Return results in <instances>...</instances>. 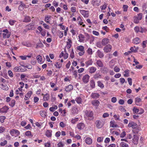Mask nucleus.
I'll list each match as a JSON object with an SVG mask.
<instances>
[{
    "label": "nucleus",
    "mask_w": 147,
    "mask_h": 147,
    "mask_svg": "<svg viewBox=\"0 0 147 147\" xmlns=\"http://www.w3.org/2000/svg\"><path fill=\"white\" fill-rule=\"evenodd\" d=\"M84 116L86 120H90L93 118V113L91 111H86Z\"/></svg>",
    "instance_id": "1"
},
{
    "label": "nucleus",
    "mask_w": 147,
    "mask_h": 147,
    "mask_svg": "<svg viewBox=\"0 0 147 147\" xmlns=\"http://www.w3.org/2000/svg\"><path fill=\"white\" fill-rule=\"evenodd\" d=\"M142 13H139L138 14L137 16H134L133 18L134 23L136 24L138 23L139 20L142 19Z\"/></svg>",
    "instance_id": "2"
},
{
    "label": "nucleus",
    "mask_w": 147,
    "mask_h": 147,
    "mask_svg": "<svg viewBox=\"0 0 147 147\" xmlns=\"http://www.w3.org/2000/svg\"><path fill=\"white\" fill-rule=\"evenodd\" d=\"M3 32H4L3 34V37L4 38H8L10 37L11 33L7 29L3 30Z\"/></svg>",
    "instance_id": "3"
},
{
    "label": "nucleus",
    "mask_w": 147,
    "mask_h": 147,
    "mask_svg": "<svg viewBox=\"0 0 147 147\" xmlns=\"http://www.w3.org/2000/svg\"><path fill=\"white\" fill-rule=\"evenodd\" d=\"M10 133L12 136H17L20 134L19 131L17 129H11L10 131Z\"/></svg>",
    "instance_id": "4"
},
{
    "label": "nucleus",
    "mask_w": 147,
    "mask_h": 147,
    "mask_svg": "<svg viewBox=\"0 0 147 147\" xmlns=\"http://www.w3.org/2000/svg\"><path fill=\"white\" fill-rule=\"evenodd\" d=\"M80 13L85 18H87L89 16V11L84 10H80Z\"/></svg>",
    "instance_id": "5"
},
{
    "label": "nucleus",
    "mask_w": 147,
    "mask_h": 147,
    "mask_svg": "<svg viewBox=\"0 0 147 147\" xmlns=\"http://www.w3.org/2000/svg\"><path fill=\"white\" fill-rule=\"evenodd\" d=\"M112 46L110 44L106 46L104 48L103 50L106 53L110 52L111 50Z\"/></svg>",
    "instance_id": "6"
},
{
    "label": "nucleus",
    "mask_w": 147,
    "mask_h": 147,
    "mask_svg": "<svg viewBox=\"0 0 147 147\" xmlns=\"http://www.w3.org/2000/svg\"><path fill=\"white\" fill-rule=\"evenodd\" d=\"M95 124L98 128H100L103 125V123L102 121L98 120L96 121Z\"/></svg>",
    "instance_id": "7"
},
{
    "label": "nucleus",
    "mask_w": 147,
    "mask_h": 147,
    "mask_svg": "<svg viewBox=\"0 0 147 147\" xmlns=\"http://www.w3.org/2000/svg\"><path fill=\"white\" fill-rule=\"evenodd\" d=\"M127 126L130 128L131 127L133 129H136L137 126V125L136 123L133 121H130L129 122Z\"/></svg>",
    "instance_id": "8"
},
{
    "label": "nucleus",
    "mask_w": 147,
    "mask_h": 147,
    "mask_svg": "<svg viewBox=\"0 0 147 147\" xmlns=\"http://www.w3.org/2000/svg\"><path fill=\"white\" fill-rule=\"evenodd\" d=\"M135 104L137 106H140L142 105L141 99L138 97L135 98Z\"/></svg>",
    "instance_id": "9"
},
{
    "label": "nucleus",
    "mask_w": 147,
    "mask_h": 147,
    "mask_svg": "<svg viewBox=\"0 0 147 147\" xmlns=\"http://www.w3.org/2000/svg\"><path fill=\"white\" fill-rule=\"evenodd\" d=\"M90 76L88 74L84 76L82 78V81L84 83H87L89 81Z\"/></svg>",
    "instance_id": "10"
},
{
    "label": "nucleus",
    "mask_w": 147,
    "mask_h": 147,
    "mask_svg": "<svg viewBox=\"0 0 147 147\" xmlns=\"http://www.w3.org/2000/svg\"><path fill=\"white\" fill-rule=\"evenodd\" d=\"M9 108L6 105L4 106L3 107L0 109V113H6L7 112Z\"/></svg>",
    "instance_id": "11"
},
{
    "label": "nucleus",
    "mask_w": 147,
    "mask_h": 147,
    "mask_svg": "<svg viewBox=\"0 0 147 147\" xmlns=\"http://www.w3.org/2000/svg\"><path fill=\"white\" fill-rule=\"evenodd\" d=\"M100 0H93L92 2V3L94 6L97 7L100 5Z\"/></svg>",
    "instance_id": "12"
},
{
    "label": "nucleus",
    "mask_w": 147,
    "mask_h": 147,
    "mask_svg": "<svg viewBox=\"0 0 147 147\" xmlns=\"http://www.w3.org/2000/svg\"><path fill=\"white\" fill-rule=\"evenodd\" d=\"M85 126V124L83 123H79L77 125V127L80 130L83 129Z\"/></svg>",
    "instance_id": "13"
},
{
    "label": "nucleus",
    "mask_w": 147,
    "mask_h": 147,
    "mask_svg": "<svg viewBox=\"0 0 147 147\" xmlns=\"http://www.w3.org/2000/svg\"><path fill=\"white\" fill-rule=\"evenodd\" d=\"M32 91H29L26 94L24 98L25 100H28L32 94Z\"/></svg>",
    "instance_id": "14"
},
{
    "label": "nucleus",
    "mask_w": 147,
    "mask_h": 147,
    "mask_svg": "<svg viewBox=\"0 0 147 147\" xmlns=\"http://www.w3.org/2000/svg\"><path fill=\"white\" fill-rule=\"evenodd\" d=\"M139 139L138 137L136 135H134V138L132 140V142L135 144H138V141Z\"/></svg>",
    "instance_id": "15"
},
{
    "label": "nucleus",
    "mask_w": 147,
    "mask_h": 147,
    "mask_svg": "<svg viewBox=\"0 0 147 147\" xmlns=\"http://www.w3.org/2000/svg\"><path fill=\"white\" fill-rule=\"evenodd\" d=\"M109 42V40L107 38H105L102 40L101 43L103 45H105L107 44Z\"/></svg>",
    "instance_id": "16"
},
{
    "label": "nucleus",
    "mask_w": 147,
    "mask_h": 147,
    "mask_svg": "<svg viewBox=\"0 0 147 147\" xmlns=\"http://www.w3.org/2000/svg\"><path fill=\"white\" fill-rule=\"evenodd\" d=\"M85 142L88 145H90L92 142V139L88 137L86 138Z\"/></svg>",
    "instance_id": "17"
},
{
    "label": "nucleus",
    "mask_w": 147,
    "mask_h": 147,
    "mask_svg": "<svg viewBox=\"0 0 147 147\" xmlns=\"http://www.w3.org/2000/svg\"><path fill=\"white\" fill-rule=\"evenodd\" d=\"M79 39V41L81 42H84L85 40V37L82 34H79L78 36Z\"/></svg>",
    "instance_id": "18"
},
{
    "label": "nucleus",
    "mask_w": 147,
    "mask_h": 147,
    "mask_svg": "<svg viewBox=\"0 0 147 147\" xmlns=\"http://www.w3.org/2000/svg\"><path fill=\"white\" fill-rule=\"evenodd\" d=\"M14 70L15 72H23L24 71L21 66L15 67L14 69Z\"/></svg>",
    "instance_id": "19"
},
{
    "label": "nucleus",
    "mask_w": 147,
    "mask_h": 147,
    "mask_svg": "<svg viewBox=\"0 0 147 147\" xmlns=\"http://www.w3.org/2000/svg\"><path fill=\"white\" fill-rule=\"evenodd\" d=\"M96 70V68L94 67H91L89 68V72L90 74L94 73Z\"/></svg>",
    "instance_id": "20"
},
{
    "label": "nucleus",
    "mask_w": 147,
    "mask_h": 147,
    "mask_svg": "<svg viewBox=\"0 0 147 147\" xmlns=\"http://www.w3.org/2000/svg\"><path fill=\"white\" fill-rule=\"evenodd\" d=\"M26 28L27 30H32L34 28V24H30L26 26Z\"/></svg>",
    "instance_id": "21"
},
{
    "label": "nucleus",
    "mask_w": 147,
    "mask_h": 147,
    "mask_svg": "<svg viewBox=\"0 0 147 147\" xmlns=\"http://www.w3.org/2000/svg\"><path fill=\"white\" fill-rule=\"evenodd\" d=\"M97 54L98 57L100 58H102L103 57L104 54L102 52L100 51V50H98L96 52Z\"/></svg>",
    "instance_id": "22"
},
{
    "label": "nucleus",
    "mask_w": 147,
    "mask_h": 147,
    "mask_svg": "<svg viewBox=\"0 0 147 147\" xmlns=\"http://www.w3.org/2000/svg\"><path fill=\"white\" fill-rule=\"evenodd\" d=\"M73 89V86L72 85L70 84L66 87L65 90L67 92L70 91Z\"/></svg>",
    "instance_id": "23"
},
{
    "label": "nucleus",
    "mask_w": 147,
    "mask_h": 147,
    "mask_svg": "<svg viewBox=\"0 0 147 147\" xmlns=\"http://www.w3.org/2000/svg\"><path fill=\"white\" fill-rule=\"evenodd\" d=\"M140 41V39L138 37L135 38L133 40V42L136 44L139 43Z\"/></svg>",
    "instance_id": "24"
},
{
    "label": "nucleus",
    "mask_w": 147,
    "mask_h": 147,
    "mask_svg": "<svg viewBox=\"0 0 147 147\" xmlns=\"http://www.w3.org/2000/svg\"><path fill=\"white\" fill-rule=\"evenodd\" d=\"M68 42H67V44L66 46V47L67 49H69L71 46V44L72 43V42L71 40L70 39H69L68 40Z\"/></svg>",
    "instance_id": "25"
},
{
    "label": "nucleus",
    "mask_w": 147,
    "mask_h": 147,
    "mask_svg": "<svg viewBox=\"0 0 147 147\" xmlns=\"http://www.w3.org/2000/svg\"><path fill=\"white\" fill-rule=\"evenodd\" d=\"M42 95H43V99L44 101H46L49 100V96L48 94L47 93L45 95H44L43 94H42Z\"/></svg>",
    "instance_id": "26"
},
{
    "label": "nucleus",
    "mask_w": 147,
    "mask_h": 147,
    "mask_svg": "<svg viewBox=\"0 0 147 147\" xmlns=\"http://www.w3.org/2000/svg\"><path fill=\"white\" fill-rule=\"evenodd\" d=\"M0 87L1 89L4 90H7L9 89L8 86L6 84L4 85L3 84H1L0 85Z\"/></svg>",
    "instance_id": "27"
},
{
    "label": "nucleus",
    "mask_w": 147,
    "mask_h": 147,
    "mask_svg": "<svg viewBox=\"0 0 147 147\" xmlns=\"http://www.w3.org/2000/svg\"><path fill=\"white\" fill-rule=\"evenodd\" d=\"M36 58L38 63L41 64L43 63V62L42 61V57L41 56L38 55L36 57Z\"/></svg>",
    "instance_id": "28"
},
{
    "label": "nucleus",
    "mask_w": 147,
    "mask_h": 147,
    "mask_svg": "<svg viewBox=\"0 0 147 147\" xmlns=\"http://www.w3.org/2000/svg\"><path fill=\"white\" fill-rule=\"evenodd\" d=\"M99 95L97 93H92L91 95V97L93 98H98L99 96Z\"/></svg>",
    "instance_id": "29"
},
{
    "label": "nucleus",
    "mask_w": 147,
    "mask_h": 147,
    "mask_svg": "<svg viewBox=\"0 0 147 147\" xmlns=\"http://www.w3.org/2000/svg\"><path fill=\"white\" fill-rule=\"evenodd\" d=\"M52 131L51 130H47L46 132L45 135L48 137H51L52 136Z\"/></svg>",
    "instance_id": "30"
},
{
    "label": "nucleus",
    "mask_w": 147,
    "mask_h": 147,
    "mask_svg": "<svg viewBox=\"0 0 147 147\" xmlns=\"http://www.w3.org/2000/svg\"><path fill=\"white\" fill-rule=\"evenodd\" d=\"M92 103L94 106H98L100 104V102L98 100H95L92 101Z\"/></svg>",
    "instance_id": "31"
},
{
    "label": "nucleus",
    "mask_w": 147,
    "mask_h": 147,
    "mask_svg": "<svg viewBox=\"0 0 147 147\" xmlns=\"http://www.w3.org/2000/svg\"><path fill=\"white\" fill-rule=\"evenodd\" d=\"M115 122L114 121H111L110 125V127H118V125L115 124Z\"/></svg>",
    "instance_id": "32"
},
{
    "label": "nucleus",
    "mask_w": 147,
    "mask_h": 147,
    "mask_svg": "<svg viewBox=\"0 0 147 147\" xmlns=\"http://www.w3.org/2000/svg\"><path fill=\"white\" fill-rule=\"evenodd\" d=\"M96 63L97 65L100 67H102L103 66V64L102 61L100 60L97 61Z\"/></svg>",
    "instance_id": "33"
},
{
    "label": "nucleus",
    "mask_w": 147,
    "mask_h": 147,
    "mask_svg": "<svg viewBox=\"0 0 147 147\" xmlns=\"http://www.w3.org/2000/svg\"><path fill=\"white\" fill-rule=\"evenodd\" d=\"M85 63L86 64V67H87L88 66L92 65L93 62L92 59H90L88 61H86Z\"/></svg>",
    "instance_id": "34"
},
{
    "label": "nucleus",
    "mask_w": 147,
    "mask_h": 147,
    "mask_svg": "<svg viewBox=\"0 0 147 147\" xmlns=\"http://www.w3.org/2000/svg\"><path fill=\"white\" fill-rule=\"evenodd\" d=\"M51 16L49 15L46 16L45 17V21L48 23H49V20L51 18Z\"/></svg>",
    "instance_id": "35"
},
{
    "label": "nucleus",
    "mask_w": 147,
    "mask_h": 147,
    "mask_svg": "<svg viewBox=\"0 0 147 147\" xmlns=\"http://www.w3.org/2000/svg\"><path fill=\"white\" fill-rule=\"evenodd\" d=\"M115 64V62L113 59L111 60V61L109 62V66L111 68H113Z\"/></svg>",
    "instance_id": "36"
},
{
    "label": "nucleus",
    "mask_w": 147,
    "mask_h": 147,
    "mask_svg": "<svg viewBox=\"0 0 147 147\" xmlns=\"http://www.w3.org/2000/svg\"><path fill=\"white\" fill-rule=\"evenodd\" d=\"M77 50L80 51H85L84 50V47L82 45L78 46L77 47Z\"/></svg>",
    "instance_id": "37"
},
{
    "label": "nucleus",
    "mask_w": 147,
    "mask_h": 147,
    "mask_svg": "<svg viewBox=\"0 0 147 147\" xmlns=\"http://www.w3.org/2000/svg\"><path fill=\"white\" fill-rule=\"evenodd\" d=\"M97 84L98 86L101 88H103L104 87V86L103 84L100 81H99L97 82Z\"/></svg>",
    "instance_id": "38"
},
{
    "label": "nucleus",
    "mask_w": 147,
    "mask_h": 147,
    "mask_svg": "<svg viewBox=\"0 0 147 147\" xmlns=\"http://www.w3.org/2000/svg\"><path fill=\"white\" fill-rule=\"evenodd\" d=\"M140 27H139L138 26H136L134 28V30L136 33H138V32H140Z\"/></svg>",
    "instance_id": "39"
},
{
    "label": "nucleus",
    "mask_w": 147,
    "mask_h": 147,
    "mask_svg": "<svg viewBox=\"0 0 147 147\" xmlns=\"http://www.w3.org/2000/svg\"><path fill=\"white\" fill-rule=\"evenodd\" d=\"M30 21V17L28 16H26L25 17L23 21V22H28Z\"/></svg>",
    "instance_id": "40"
},
{
    "label": "nucleus",
    "mask_w": 147,
    "mask_h": 147,
    "mask_svg": "<svg viewBox=\"0 0 147 147\" xmlns=\"http://www.w3.org/2000/svg\"><path fill=\"white\" fill-rule=\"evenodd\" d=\"M94 78L96 79L98 78H101V76L99 74L97 73L94 76Z\"/></svg>",
    "instance_id": "41"
},
{
    "label": "nucleus",
    "mask_w": 147,
    "mask_h": 147,
    "mask_svg": "<svg viewBox=\"0 0 147 147\" xmlns=\"http://www.w3.org/2000/svg\"><path fill=\"white\" fill-rule=\"evenodd\" d=\"M90 86L92 88H94L95 87V84L94 81L93 80H91L90 82Z\"/></svg>",
    "instance_id": "42"
},
{
    "label": "nucleus",
    "mask_w": 147,
    "mask_h": 147,
    "mask_svg": "<svg viewBox=\"0 0 147 147\" xmlns=\"http://www.w3.org/2000/svg\"><path fill=\"white\" fill-rule=\"evenodd\" d=\"M16 22V21L15 20L11 19L9 21V23L11 26L14 25V24Z\"/></svg>",
    "instance_id": "43"
},
{
    "label": "nucleus",
    "mask_w": 147,
    "mask_h": 147,
    "mask_svg": "<svg viewBox=\"0 0 147 147\" xmlns=\"http://www.w3.org/2000/svg\"><path fill=\"white\" fill-rule=\"evenodd\" d=\"M82 100L81 98L79 97L76 98V101L78 104L81 103L82 102Z\"/></svg>",
    "instance_id": "44"
},
{
    "label": "nucleus",
    "mask_w": 147,
    "mask_h": 147,
    "mask_svg": "<svg viewBox=\"0 0 147 147\" xmlns=\"http://www.w3.org/2000/svg\"><path fill=\"white\" fill-rule=\"evenodd\" d=\"M88 54L90 55H91L92 54V49L89 48L87 51Z\"/></svg>",
    "instance_id": "45"
},
{
    "label": "nucleus",
    "mask_w": 147,
    "mask_h": 147,
    "mask_svg": "<svg viewBox=\"0 0 147 147\" xmlns=\"http://www.w3.org/2000/svg\"><path fill=\"white\" fill-rule=\"evenodd\" d=\"M16 101L15 100H11L10 102L9 103V105L11 107H13L15 105Z\"/></svg>",
    "instance_id": "46"
},
{
    "label": "nucleus",
    "mask_w": 147,
    "mask_h": 147,
    "mask_svg": "<svg viewBox=\"0 0 147 147\" xmlns=\"http://www.w3.org/2000/svg\"><path fill=\"white\" fill-rule=\"evenodd\" d=\"M25 135L29 137L31 136H32V135L31 132L29 131H26L25 133Z\"/></svg>",
    "instance_id": "47"
},
{
    "label": "nucleus",
    "mask_w": 147,
    "mask_h": 147,
    "mask_svg": "<svg viewBox=\"0 0 147 147\" xmlns=\"http://www.w3.org/2000/svg\"><path fill=\"white\" fill-rule=\"evenodd\" d=\"M40 114L41 115V116L43 117H44L46 115V112L43 111H40Z\"/></svg>",
    "instance_id": "48"
},
{
    "label": "nucleus",
    "mask_w": 147,
    "mask_h": 147,
    "mask_svg": "<svg viewBox=\"0 0 147 147\" xmlns=\"http://www.w3.org/2000/svg\"><path fill=\"white\" fill-rule=\"evenodd\" d=\"M78 119H79L78 118H76L74 119H73L71 120V122L72 123L74 124L78 121Z\"/></svg>",
    "instance_id": "49"
},
{
    "label": "nucleus",
    "mask_w": 147,
    "mask_h": 147,
    "mask_svg": "<svg viewBox=\"0 0 147 147\" xmlns=\"http://www.w3.org/2000/svg\"><path fill=\"white\" fill-rule=\"evenodd\" d=\"M64 146V144L62 142H59L57 144V147H63Z\"/></svg>",
    "instance_id": "50"
},
{
    "label": "nucleus",
    "mask_w": 147,
    "mask_h": 147,
    "mask_svg": "<svg viewBox=\"0 0 147 147\" xmlns=\"http://www.w3.org/2000/svg\"><path fill=\"white\" fill-rule=\"evenodd\" d=\"M6 118L5 116H0V121L1 123H3L4 121V120Z\"/></svg>",
    "instance_id": "51"
},
{
    "label": "nucleus",
    "mask_w": 147,
    "mask_h": 147,
    "mask_svg": "<svg viewBox=\"0 0 147 147\" xmlns=\"http://www.w3.org/2000/svg\"><path fill=\"white\" fill-rule=\"evenodd\" d=\"M120 145L122 147H128V145L123 142H121L120 143Z\"/></svg>",
    "instance_id": "52"
},
{
    "label": "nucleus",
    "mask_w": 147,
    "mask_h": 147,
    "mask_svg": "<svg viewBox=\"0 0 147 147\" xmlns=\"http://www.w3.org/2000/svg\"><path fill=\"white\" fill-rule=\"evenodd\" d=\"M78 111L76 107H74L72 109V113L73 114H75L78 113Z\"/></svg>",
    "instance_id": "53"
},
{
    "label": "nucleus",
    "mask_w": 147,
    "mask_h": 147,
    "mask_svg": "<svg viewBox=\"0 0 147 147\" xmlns=\"http://www.w3.org/2000/svg\"><path fill=\"white\" fill-rule=\"evenodd\" d=\"M55 65L57 68L59 69L61 67L62 65L58 62H57L55 64Z\"/></svg>",
    "instance_id": "54"
},
{
    "label": "nucleus",
    "mask_w": 147,
    "mask_h": 147,
    "mask_svg": "<svg viewBox=\"0 0 147 147\" xmlns=\"http://www.w3.org/2000/svg\"><path fill=\"white\" fill-rule=\"evenodd\" d=\"M66 124L63 122L61 121L60 123L59 126L63 128L66 126Z\"/></svg>",
    "instance_id": "55"
},
{
    "label": "nucleus",
    "mask_w": 147,
    "mask_h": 147,
    "mask_svg": "<svg viewBox=\"0 0 147 147\" xmlns=\"http://www.w3.org/2000/svg\"><path fill=\"white\" fill-rule=\"evenodd\" d=\"M73 75L74 76V78L75 79H77L78 77L77 72L76 70H74L73 71Z\"/></svg>",
    "instance_id": "56"
},
{
    "label": "nucleus",
    "mask_w": 147,
    "mask_h": 147,
    "mask_svg": "<svg viewBox=\"0 0 147 147\" xmlns=\"http://www.w3.org/2000/svg\"><path fill=\"white\" fill-rule=\"evenodd\" d=\"M124 72L125 73V74H124V76L125 77H128L129 76V70L127 69L125 70Z\"/></svg>",
    "instance_id": "57"
},
{
    "label": "nucleus",
    "mask_w": 147,
    "mask_h": 147,
    "mask_svg": "<svg viewBox=\"0 0 147 147\" xmlns=\"http://www.w3.org/2000/svg\"><path fill=\"white\" fill-rule=\"evenodd\" d=\"M7 143V142L6 140H5L3 142H1L0 143V145L1 146H4L6 145Z\"/></svg>",
    "instance_id": "58"
},
{
    "label": "nucleus",
    "mask_w": 147,
    "mask_h": 147,
    "mask_svg": "<svg viewBox=\"0 0 147 147\" xmlns=\"http://www.w3.org/2000/svg\"><path fill=\"white\" fill-rule=\"evenodd\" d=\"M43 47V44L41 42H40L37 44L36 48H37L38 47Z\"/></svg>",
    "instance_id": "59"
},
{
    "label": "nucleus",
    "mask_w": 147,
    "mask_h": 147,
    "mask_svg": "<svg viewBox=\"0 0 147 147\" xmlns=\"http://www.w3.org/2000/svg\"><path fill=\"white\" fill-rule=\"evenodd\" d=\"M114 71L116 72H118L120 71V69L117 66L115 67L114 68Z\"/></svg>",
    "instance_id": "60"
},
{
    "label": "nucleus",
    "mask_w": 147,
    "mask_h": 147,
    "mask_svg": "<svg viewBox=\"0 0 147 147\" xmlns=\"http://www.w3.org/2000/svg\"><path fill=\"white\" fill-rule=\"evenodd\" d=\"M70 57L72 58H73L74 57V53L73 49H72L71 52L70 54Z\"/></svg>",
    "instance_id": "61"
},
{
    "label": "nucleus",
    "mask_w": 147,
    "mask_h": 147,
    "mask_svg": "<svg viewBox=\"0 0 147 147\" xmlns=\"http://www.w3.org/2000/svg\"><path fill=\"white\" fill-rule=\"evenodd\" d=\"M140 32L141 33H143L146 32L147 30L146 29L144 28H142V27H140Z\"/></svg>",
    "instance_id": "62"
},
{
    "label": "nucleus",
    "mask_w": 147,
    "mask_h": 147,
    "mask_svg": "<svg viewBox=\"0 0 147 147\" xmlns=\"http://www.w3.org/2000/svg\"><path fill=\"white\" fill-rule=\"evenodd\" d=\"M147 43V40L144 41L143 42L142 44V46L143 48H144L146 47V45Z\"/></svg>",
    "instance_id": "63"
},
{
    "label": "nucleus",
    "mask_w": 147,
    "mask_h": 147,
    "mask_svg": "<svg viewBox=\"0 0 147 147\" xmlns=\"http://www.w3.org/2000/svg\"><path fill=\"white\" fill-rule=\"evenodd\" d=\"M45 147H51V143L49 142H48L45 144Z\"/></svg>",
    "instance_id": "64"
}]
</instances>
